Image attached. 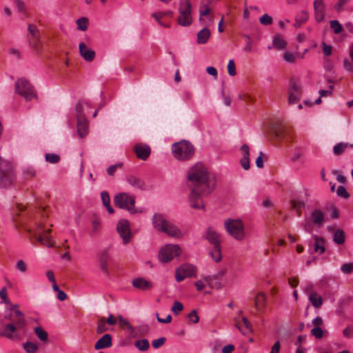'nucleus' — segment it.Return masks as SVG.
I'll list each match as a JSON object with an SVG mask.
<instances>
[{
    "label": "nucleus",
    "instance_id": "obj_1",
    "mask_svg": "<svg viewBox=\"0 0 353 353\" xmlns=\"http://www.w3.org/2000/svg\"><path fill=\"white\" fill-rule=\"evenodd\" d=\"M188 185L191 189L189 196L190 206L204 210L205 207L203 197L210 194L214 188L213 184H210L207 168L201 163H196L188 171Z\"/></svg>",
    "mask_w": 353,
    "mask_h": 353
},
{
    "label": "nucleus",
    "instance_id": "obj_2",
    "mask_svg": "<svg viewBox=\"0 0 353 353\" xmlns=\"http://www.w3.org/2000/svg\"><path fill=\"white\" fill-rule=\"evenodd\" d=\"M9 322L3 325L0 329V337L14 341H22L27 334V321L24 314L19 310L10 312Z\"/></svg>",
    "mask_w": 353,
    "mask_h": 353
},
{
    "label": "nucleus",
    "instance_id": "obj_3",
    "mask_svg": "<svg viewBox=\"0 0 353 353\" xmlns=\"http://www.w3.org/2000/svg\"><path fill=\"white\" fill-rule=\"evenodd\" d=\"M47 216L48 214L46 213V208L40 209L37 213V217L32 218L34 225L28 227L27 228V231L41 244L50 246V237L48 236L44 237L41 236V233L43 232H50V230H43V226L41 222L42 220L46 219ZM30 219H32V218Z\"/></svg>",
    "mask_w": 353,
    "mask_h": 353
},
{
    "label": "nucleus",
    "instance_id": "obj_4",
    "mask_svg": "<svg viewBox=\"0 0 353 353\" xmlns=\"http://www.w3.org/2000/svg\"><path fill=\"white\" fill-rule=\"evenodd\" d=\"M152 224L157 231L163 232L170 236L178 239L183 236L180 229L172 222L167 220L163 214L159 213L154 214L152 217Z\"/></svg>",
    "mask_w": 353,
    "mask_h": 353
},
{
    "label": "nucleus",
    "instance_id": "obj_5",
    "mask_svg": "<svg viewBox=\"0 0 353 353\" xmlns=\"http://www.w3.org/2000/svg\"><path fill=\"white\" fill-rule=\"evenodd\" d=\"M174 157L178 160H188L194 154V145L188 141L175 143L172 146Z\"/></svg>",
    "mask_w": 353,
    "mask_h": 353
},
{
    "label": "nucleus",
    "instance_id": "obj_6",
    "mask_svg": "<svg viewBox=\"0 0 353 353\" xmlns=\"http://www.w3.org/2000/svg\"><path fill=\"white\" fill-rule=\"evenodd\" d=\"M15 92L25 98L26 101L38 99L34 86L26 79H19L15 83Z\"/></svg>",
    "mask_w": 353,
    "mask_h": 353
},
{
    "label": "nucleus",
    "instance_id": "obj_7",
    "mask_svg": "<svg viewBox=\"0 0 353 353\" xmlns=\"http://www.w3.org/2000/svg\"><path fill=\"white\" fill-rule=\"evenodd\" d=\"M114 203L117 207L126 210L130 214L137 212L135 197L133 195L126 192L118 193L114 197Z\"/></svg>",
    "mask_w": 353,
    "mask_h": 353
},
{
    "label": "nucleus",
    "instance_id": "obj_8",
    "mask_svg": "<svg viewBox=\"0 0 353 353\" xmlns=\"http://www.w3.org/2000/svg\"><path fill=\"white\" fill-rule=\"evenodd\" d=\"M14 180L12 165L0 157V187L10 186Z\"/></svg>",
    "mask_w": 353,
    "mask_h": 353
},
{
    "label": "nucleus",
    "instance_id": "obj_9",
    "mask_svg": "<svg viewBox=\"0 0 353 353\" xmlns=\"http://www.w3.org/2000/svg\"><path fill=\"white\" fill-rule=\"evenodd\" d=\"M225 227L228 233L236 240L241 241L244 239V225L241 220L227 219L225 221Z\"/></svg>",
    "mask_w": 353,
    "mask_h": 353
},
{
    "label": "nucleus",
    "instance_id": "obj_10",
    "mask_svg": "<svg viewBox=\"0 0 353 353\" xmlns=\"http://www.w3.org/2000/svg\"><path fill=\"white\" fill-rule=\"evenodd\" d=\"M179 16L178 23L182 26H188L192 23V5L190 0H180Z\"/></svg>",
    "mask_w": 353,
    "mask_h": 353
},
{
    "label": "nucleus",
    "instance_id": "obj_11",
    "mask_svg": "<svg viewBox=\"0 0 353 353\" xmlns=\"http://www.w3.org/2000/svg\"><path fill=\"white\" fill-rule=\"evenodd\" d=\"M181 253V248L177 245H167L159 252V259L162 263H167L178 256Z\"/></svg>",
    "mask_w": 353,
    "mask_h": 353
},
{
    "label": "nucleus",
    "instance_id": "obj_12",
    "mask_svg": "<svg viewBox=\"0 0 353 353\" xmlns=\"http://www.w3.org/2000/svg\"><path fill=\"white\" fill-rule=\"evenodd\" d=\"M196 268L190 263H185L176 270L175 279L178 282L183 281L185 278L196 276Z\"/></svg>",
    "mask_w": 353,
    "mask_h": 353
},
{
    "label": "nucleus",
    "instance_id": "obj_13",
    "mask_svg": "<svg viewBox=\"0 0 353 353\" xmlns=\"http://www.w3.org/2000/svg\"><path fill=\"white\" fill-rule=\"evenodd\" d=\"M117 229L123 243L127 244L132 236L128 222L126 220L120 221L117 224Z\"/></svg>",
    "mask_w": 353,
    "mask_h": 353
},
{
    "label": "nucleus",
    "instance_id": "obj_14",
    "mask_svg": "<svg viewBox=\"0 0 353 353\" xmlns=\"http://www.w3.org/2000/svg\"><path fill=\"white\" fill-rule=\"evenodd\" d=\"M311 221L314 225L318 228L323 227L324 222L326 220L325 213L320 209L316 208L311 212Z\"/></svg>",
    "mask_w": 353,
    "mask_h": 353
},
{
    "label": "nucleus",
    "instance_id": "obj_15",
    "mask_svg": "<svg viewBox=\"0 0 353 353\" xmlns=\"http://www.w3.org/2000/svg\"><path fill=\"white\" fill-rule=\"evenodd\" d=\"M224 274L223 271H220L217 274L212 275V276H204L203 279L205 281H206L207 285L210 288H214V289H221V283L220 281V278L222 277Z\"/></svg>",
    "mask_w": 353,
    "mask_h": 353
},
{
    "label": "nucleus",
    "instance_id": "obj_16",
    "mask_svg": "<svg viewBox=\"0 0 353 353\" xmlns=\"http://www.w3.org/2000/svg\"><path fill=\"white\" fill-rule=\"evenodd\" d=\"M137 157L141 160H146L150 154V148L148 145L138 143L134 147Z\"/></svg>",
    "mask_w": 353,
    "mask_h": 353
},
{
    "label": "nucleus",
    "instance_id": "obj_17",
    "mask_svg": "<svg viewBox=\"0 0 353 353\" xmlns=\"http://www.w3.org/2000/svg\"><path fill=\"white\" fill-rule=\"evenodd\" d=\"M110 259L109 248L103 250L99 255V261L101 270L106 275L109 274L108 262Z\"/></svg>",
    "mask_w": 353,
    "mask_h": 353
},
{
    "label": "nucleus",
    "instance_id": "obj_18",
    "mask_svg": "<svg viewBox=\"0 0 353 353\" xmlns=\"http://www.w3.org/2000/svg\"><path fill=\"white\" fill-rule=\"evenodd\" d=\"M79 53L86 61H92L95 57V52L89 49L83 42L79 45Z\"/></svg>",
    "mask_w": 353,
    "mask_h": 353
},
{
    "label": "nucleus",
    "instance_id": "obj_19",
    "mask_svg": "<svg viewBox=\"0 0 353 353\" xmlns=\"http://www.w3.org/2000/svg\"><path fill=\"white\" fill-rule=\"evenodd\" d=\"M241 150L242 151V157L240 160V163L242 168L247 170L250 168V148L248 145L243 144L241 147Z\"/></svg>",
    "mask_w": 353,
    "mask_h": 353
},
{
    "label": "nucleus",
    "instance_id": "obj_20",
    "mask_svg": "<svg viewBox=\"0 0 353 353\" xmlns=\"http://www.w3.org/2000/svg\"><path fill=\"white\" fill-rule=\"evenodd\" d=\"M28 30L31 35V39H30V45L36 48L38 45V42L40 37L39 30L37 27L34 24H29L28 27Z\"/></svg>",
    "mask_w": 353,
    "mask_h": 353
},
{
    "label": "nucleus",
    "instance_id": "obj_21",
    "mask_svg": "<svg viewBox=\"0 0 353 353\" xmlns=\"http://www.w3.org/2000/svg\"><path fill=\"white\" fill-rule=\"evenodd\" d=\"M203 238L207 239L214 246L220 245V236L212 228L209 227L203 236Z\"/></svg>",
    "mask_w": 353,
    "mask_h": 353
},
{
    "label": "nucleus",
    "instance_id": "obj_22",
    "mask_svg": "<svg viewBox=\"0 0 353 353\" xmlns=\"http://www.w3.org/2000/svg\"><path fill=\"white\" fill-rule=\"evenodd\" d=\"M132 283L134 288L141 290H147L152 288V283L142 277L133 279Z\"/></svg>",
    "mask_w": 353,
    "mask_h": 353
},
{
    "label": "nucleus",
    "instance_id": "obj_23",
    "mask_svg": "<svg viewBox=\"0 0 353 353\" xmlns=\"http://www.w3.org/2000/svg\"><path fill=\"white\" fill-rule=\"evenodd\" d=\"M112 345V336L109 334H104L94 345L95 350L109 347Z\"/></svg>",
    "mask_w": 353,
    "mask_h": 353
},
{
    "label": "nucleus",
    "instance_id": "obj_24",
    "mask_svg": "<svg viewBox=\"0 0 353 353\" xmlns=\"http://www.w3.org/2000/svg\"><path fill=\"white\" fill-rule=\"evenodd\" d=\"M314 239V250L315 252L322 254L325 251V241L323 237L313 235Z\"/></svg>",
    "mask_w": 353,
    "mask_h": 353
},
{
    "label": "nucleus",
    "instance_id": "obj_25",
    "mask_svg": "<svg viewBox=\"0 0 353 353\" xmlns=\"http://www.w3.org/2000/svg\"><path fill=\"white\" fill-rule=\"evenodd\" d=\"M88 125L86 118L77 119V132L83 138L88 134Z\"/></svg>",
    "mask_w": 353,
    "mask_h": 353
},
{
    "label": "nucleus",
    "instance_id": "obj_26",
    "mask_svg": "<svg viewBox=\"0 0 353 353\" xmlns=\"http://www.w3.org/2000/svg\"><path fill=\"white\" fill-rule=\"evenodd\" d=\"M127 182L132 185V187L139 189V190H143L145 187V183L143 181L134 176H128L127 177Z\"/></svg>",
    "mask_w": 353,
    "mask_h": 353
},
{
    "label": "nucleus",
    "instance_id": "obj_27",
    "mask_svg": "<svg viewBox=\"0 0 353 353\" xmlns=\"http://www.w3.org/2000/svg\"><path fill=\"white\" fill-rule=\"evenodd\" d=\"M272 46L276 50H281L286 48L287 43L279 34H276L273 37Z\"/></svg>",
    "mask_w": 353,
    "mask_h": 353
},
{
    "label": "nucleus",
    "instance_id": "obj_28",
    "mask_svg": "<svg viewBox=\"0 0 353 353\" xmlns=\"http://www.w3.org/2000/svg\"><path fill=\"white\" fill-rule=\"evenodd\" d=\"M210 37V30L208 28H204L197 33V43L199 44L206 43Z\"/></svg>",
    "mask_w": 353,
    "mask_h": 353
},
{
    "label": "nucleus",
    "instance_id": "obj_29",
    "mask_svg": "<svg viewBox=\"0 0 353 353\" xmlns=\"http://www.w3.org/2000/svg\"><path fill=\"white\" fill-rule=\"evenodd\" d=\"M266 303V296L263 292H259L254 299V305L256 308L261 311L262 310Z\"/></svg>",
    "mask_w": 353,
    "mask_h": 353
},
{
    "label": "nucleus",
    "instance_id": "obj_30",
    "mask_svg": "<svg viewBox=\"0 0 353 353\" xmlns=\"http://www.w3.org/2000/svg\"><path fill=\"white\" fill-rule=\"evenodd\" d=\"M347 148H353V143H338L333 147L334 155L339 156L342 154Z\"/></svg>",
    "mask_w": 353,
    "mask_h": 353
},
{
    "label": "nucleus",
    "instance_id": "obj_31",
    "mask_svg": "<svg viewBox=\"0 0 353 353\" xmlns=\"http://www.w3.org/2000/svg\"><path fill=\"white\" fill-rule=\"evenodd\" d=\"M309 301L316 308H319L323 305V299L316 292H311L310 294Z\"/></svg>",
    "mask_w": 353,
    "mask_h": 353
},
{
    "label": "nucleus",
    "instance_id": "obj_32",
    "mask_svg": "<svg viewBox=\"0 0 353 353\" xmlns=\"http://www.w3.org/2000/svg\"><path fill=\"white\" fill-rule=\"evenodd\" d=\"M101 198L103 205L106 208L108 212L110 214H112L114 212V209L110 205V198L108 192L106 191H103L101 193Z\"/></svg>",
    "mask_w": 353,
    "mask_h": 353
},
{
    "label": "nucleus",
    "instance_id": "obj_33",
    "mask_svg": "<svg viewBox=\"0 0 353 353\" xmlns=\"http://www.w3.org/2000/svg\"><path fill=\"white\" fill-rule=\"evenodd\" d=\"M242 321L244 324V328H241L239 323H236V327L239 330V331L242 333L243 335H247L252 332V326L250 323V321L248 320V319L245 316L242 318Z\"/></svg>",
    "mask_w": 353,
    "mask_h": 353
},
{
    "label": "nucleus",
    "instance_id": "obj_34",
    "mask_svg": "<svg viewBox=\"0 0 353 353\" xmlns=\"http://www.w3.org/2000/svg\"><path fill=\"white\" fill-rule=\"evenodd\" d=\"M34 333L39 340L43 343H46L48 338V332L43 329L41 326L34 327Z\"/></svg>",
    "mask_w": 353,
    "mask_h": 353
},
{
    "label": "nucleus",
    "instance_id": "obj_35",
    "mask_svg": "<svg viewBox=\"0 0 353 353\" xmlns=\"http://www.w3.org/2000/svg\"><path fill=\"white\" fill-rule=\"evenodd\" d=\"M212 259L216 263L221 261V245L214 246V248L210 252Z\"/></svg>",
    "mask_w": 353,
    "mask_h": 353
},
{
    "label": "nucleus",
    "instance_id": "obj_36",
    "mask_svg": "<svg viewBox=\"0 0 353 353\" xmlns=\"http://www.w3.org/2000/svg\"><path fill=\"white\" fill-rule=\"evenodd\" d=\"M288 93L301 94L302 88L301 86L297 84L295 79H291L290 81V86L288 89Z\"/></svg>",
    "mask_w": 353,
    "mask_h": 353
},
{
    "label": "nucleus",
    "instance_id": "obj_37",
    "mask_svg": "<svg viewBox=\"0 0 353 353\" xmlns=\"http://www.w3.org/2000/svg\"><path fill=\"white\" fill-rule=\"evenodd\" d=\"M334 243L338 245H341L345 242V232L341 229H338L334 234Z\"/></svg>",
    "mask_w": 353,
    "mask_h": 353
},
{
    "label": "nucleus",
    "instance_id": "obj_38",
    "mask_svg": "<svg viewBox=\"0 0 353 353\" xmlns=\"http://www.w3.org/2000/svg\"><path fill=\"white\" fill-rule=\"evenodd\" d=\"M23 347L26 353H36L39 349L38 345L30 341L23 344Z\"/></svg>",
    "mask_w": 353,
    "mask_h": 353
},
{
    "label": "nucleus",
    "instance_id": "obj_39",
    "mask_svg": "<svg viewBox=\"0 0 353 353\" xmlns=\"http://www.w3.org/2000/svg\"><path fill=\"white\" fill-rule=\"evenodd\" d=\"M134 346L140 351H146L149 348L150 344L148 340L143 339L137 340L134 343Z\"/></svg>",
    "mask_w": 353,
    "mask_h": 353
},
{
    "label": "nucleus",
    "instance_id": "obj_40",
    "mask_svg": "<svg viewBox=\"0 0 353 353\" xmlns=\"http://www.w3.org/2000/svg\"><path fill=\"white\" fill-rule=\"evenodd\" d=\"M106 321L105 317H101L98 320L97 327V333L101 334L108 330V327L106 325Z\"/></svg>",
    "mask_w": 353,
    "mask_h": 353
},
{
    "label": "nucleus",
    "instance_id": "obj_41",
    "mask_svg": "<svg viewBox=\"0 0 353 353\" xmlns=\"http://www.w3.org/2000/svg\"><path fill=\"white\" fill-rule=\"evenodd\" d=\"M76 113L77 119H85V114L84 113V107L81 101H79L76 105Z\"/></svg>",
    "mask_w": 353,
    "mask_h": 353
},
{
    "label": "nucleus",
    "instance_id": "obj_42",
    "mask_svg": "<svg viewBox=\"0 0 353 353\" xmlns=\"http://www.w3.org/2000/svg\"><path fill=\"white\" fill-rule=\"evenodd\" d=\"M45 159L50 163H57L60 161V157L55 153H47Z\"/></svg>",
    "mask_w": 353,
    "mask_h": 353
},
{
    "label": "nucleus",
    "instance_id": "obj_43",
    "mask_svg": "<svg viewBox=\"0 0 353 353\" xmlns=\"http://www.w3.org/2000/svg\"><path fill=\"white\" fill-rule=\"evenodd\" d=\"M330 28L333 30L335 34H339L343 30L342 25L336 20H332L330 21Z\"/></svg>",
    "mask_w": 353,
    "mask_h": 353
},
{
    "label": "nucleus",
    "instance_id": "obj_44",
    "mask_svg": "<svg viewBox=\"0 0 353 353\" xmlns=\"http://www.w3.org/2000/svg\"><path fill=\"white\" fill-rule=\"evenodd\" d=\"M88 20L85 17H81V19H79L77 21V24L78 26V29H79V30H81L82 31H85V30H87V28H88Z\"/></svg>",
    "mask_w": 353,
    "mask_h": 353
},
{
    "label": "nucleus",
    "instance_id": "obj_45",
    "mask_svg": "<svg viewBox=\"0 0 353 353\" xmlns=\"http://www.w3.org/2000/svg\"><path fill=\"white\" fill-rule=\"evenodd\" d=\"M341 270L345 274H351L353 272V262L343 263L341 266Z\"/></svg>",
    "mask_w": 353,
    "mask_h": 353
},
{
    "label": "nucleus",
    "instance_id": "obj_46",
    "mask_svg": "<svg viewBox=\"0 0 353 353\" xmlns=\"http://www.w3.org/2000/svg\"><path fill=\"white\" fill-rule=\"evenodd\" d=\"M336 194L338 196L343 199H347L350 197V194L347 192L346 188L343 185L338 187L336 190Z\"/></svg>",
    "mask_w": 353,
    "mask_h": 353
},
{
    "label": "nucleus",
    "instance_id": "obj_47",
    "mask_svg": "<svg viewBox=\"0 0 353 353\" xmlns=\"http://www.w3.org/2000/svg\"><path fill=\"white\" fill-rule=\"evenodd\" d=\"M295 19L302 23H304L308 20L309 14L306 11L302 10L296 14Z\"/></svg>",
    "mask_w": 353,
    "mask_h": 353
},
{
    "label": "nucleus",
    "instance_id": "obj_48",
    "mask_svg": "<svg viewBox=\"0 0 353 353\" xmlns=\"http://www.w3.org/2000/svg\"><path fill=\"white\" fill-rule=\"evenodd\" d=\"M173 14V12L172 11H165V12H155L152 14V17L157 20L159 21V19H161L163 17L165 16L172 17Z\"/></svg>",
    "mask_w": 353,
    "mask_h": 353
},
{
    "label": "nucleus",
    "instance_id": "obj_49",
    "mask_svg": "<svg viewBox=\"0 0 353 353\" xmlns=\"http://www.w3.org/2000/svg\"><path fill=\"white\" fill-rule=\"evenodd\" d=\"M259 21L262 25L268 26L272 23V18L268 14H264L260 17Z\"/></svg>",
    "mask_w": 353,
    "mask_h": 353
},
{
    "label": "nucleus",
    "instance_id": "obj_50",
    "mask_svg": "<svg viewBox=\"0 0 353 353\" xmlns=\"http://www.w3.org/2000/svg\"><path fill=\"white\" fill-rule=\"evenodd\" d=\"M301 94L288 93V103L293 105L296 103L301 98Z\"/></svg>",
    "mask_w": 353,
    "mask_h": 353
},
{
    "label": "nucleus",
    "instance_id": "obj_51",
    "mask_svg": "<svg viewBox=\"0 0 353 353\" xmlns=\"http://www.w3.org/2000/svg\"><path fill=\"white\" fill-rule=\"evenodd\" d=\"M228 74L232 77L236 75V74L235 63L232 59L230 60L228 62Z\"/></svg>",
    "mask_w": 353,
    "mask_h": 353
},
{
    "label": "nucleus",
    "instance_id": "obj_52",
    "mask_svg": "<svg viewBox=\"0 0 353 353\" xmlns=\"http://www.w3.org/2000/svg\"><path fill=\"white\" fill-rule=\"evenodd\" d=\"M183 304L179 301H175L174 303L173 306L171 308V310L174 314L177 315L179 312L183 310Z\"/></svg>",
    "mask_w": 353,
    "mask_h": 353
},
{
    "label": "nucleus",
    "instance_id": "obj_53",
    "mask_svg": "<svg viewBox=\"0 0 353 353\" xmlns=\"http://www.w3.org/2000/svg\"><path fill=\"white\" fill-rule=\"evenodd\" d=\"M311 333L316 339H321L323 335V331L320 327H315L312 329Z\"/></svg>",
    "mask_w": 353,
    "mask_h": 353
},
{
    "label": "nucleus",
    "instance_id": "obj_54",
    "mask_svg": "<svg viewBox=\"0 0 353 353\" xmlns=\"http://www.w3.org/2000/svg\"><path fill=\"white\" fill-rule=\"evenodd\" d=\"M165 341L166 339L165 337H160L157 339H155L152 343V347L155 349H157L164 345Z\"/></svg>",
    "mask_w": 353,
    "mask_h": 353
},
{
    "label": "nucleus",
    "instance_id": "obj_55",
    "mask_svg": "<svg viewBox=\"0 0 353 353\" xmlns=\"http://www.w3.org/2000/svg\"><path fill=\"white\" fill-rule=\"evenodd\" d=\"M14 3L19 12L26 11V6L23 0H14Z\"/></svg>",
    "mask_w": 353,
    "mask_h": 353
},
{
    "label": "nucleus",
    "instance_id": "obj_56",
    "mask_svg": "<svg viewBox=\"0 0 353 353\" xmlns=\"http://www.w3.org/2000/svg\"><path fill=\"white\" fill-rule=\"evenodd\" d=\"M122 167V163H117L115 165H112L109 166L107 168V173L110 176H113L117 170V169Z\"/></svg>",
    "mask_w": 353,
    "mask_h": 353
},
{
    "label": "nucleus",
    "instance_id": "obj_57",
    "mask_svg": "<svg viewBox=\"0 0 353 353\" xmlns=\"http://www.w3.org/2000/svg\"><path fill=\"white\" fill-rule=\"evenodd\" d=\"M314 10H325V4L323 0H314Z\"/></svg>",
    "mask_w": 353,
    "mask_h": 353
},
{
    "label": "nucleus",
    "instance_id": "obj_58",
    "mask_svg": "<svg viewBox=\"0 0 353 353\" xmlns=\"http://www.w3.org/2000/svg\"><path fill=\"white\" fill-rule=\"evenodd\" d=\"M343 334L346 338L353 337V326L347 325L343 331Z\"/></svg>",
    "mask_w": 353,
    "mask_h": 353
},
{
    "label": "nucleus",
    "instance_id": "obj_59",
    "mask_svg": "<svg viewBox=\"0 0 353 353\" xmlns=\"http://www.w3.org/2000/svg\"><path fill=\"white\" fill-rule=\"evenodd\" d=\"M314 17L317 22L323 21L325 17V10H314Z\"/></svg>",
    "mask_w": 353,
    "mask_h": 353
},
{
    "label": "nucleus",
    "instance_id": "obj_60",
    "mask_svg": "<svg viewBox=\"0 0 353 353\" xmlns=\"http://www.w3.org/2000/svg\"><path fill=\"white\" fill-rule=\"evenodd\" d=\"M305 206V203L303 201L294 200L292 201V207L294 209L298 210L303 208Z\"/></svg>",
    "mask_w": 353,
    "mask_h": 353
},
{
    "label": "nucleus",
    "instance_id": "obj_61",
    "mask_svg": "<svg viewBox=\"0 0 353 353\" xmlns=\"http://www.w3.org/2000/svg\"><path fill=\"white\" fill-rule=\"evenodd\" d=\"M188 318L190 321H192L194 323H196L199 321V316L197 314L196 310H192L189 314Z\"/></svg>",
    "mask_w": 353,
    "mask_h": 353
},
{
    "label": "nucleus",
    "instance_id": "obj_62",
    "mask_svg": "<svg viewBox=\"0 0 353 353\" xmlns=\"http://www.w3.org/2000/svg\"><path fill=\"white\" fill-rule=\"evenodd\" d=\"M323 52L325 56H330L332 52V47L327 45L326 43L323 42Z\"/></svg>",
    "mask_w": 353,
    "mask_h": 353
},
{
    "label": "nucleus",
    "instance_id": "obj_63",
    "mask_svg": "<svg viewBox=\"0 0 353 353\" xmlns=\"http://www.w3.org/2000/svg\"><path fill=\"white\" fill-rule=\"evenodd\" d=\"M334 89V86L333 85H330L329 86V90H320L319 91V94L320 95V97H327V96H330L332 93V90Z\"/></svg>",
    "mask_w": 353,
    "mask_h": 353
},
{
    "label": "nucleus",
    "instance_id": "obj_64",
    "mask_svg": "<svg viewBox=\"0 0 353 353\" xmlns=\"http://www.w3.org/2000/svg\"><path fill=\"white\" fill-rule=\"evenodd\" d=\"M283 59L287 62L294 63L296 60V56L290 52H285L283 55Z\"/></svg>",
    "mask_w": 353,
    "mask_h": 353
}]
</instances>
